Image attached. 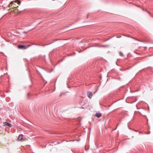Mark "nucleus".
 <instances>
[{"mask_svg": "<svg viewBox=\"0 0 153 153\" xmlns=\"http://www.w3.org/2000/svg\"><path fill=\"white\" fill-rule=\"evenodd\" d=\"M17 1H18V4L19 5H20L21 4V2L20 1H19L18 0H16L14 1H12L11 2H10V4L9 5V7H13V8H15V7H16V5L13 4V5H12V4L13 2H16Z\"/></svg>", "mask_w": 153, "mask_h": 153, "instance_id": "obj_1", "label": "nucleus"}, {"mask_svg": "<svg viewBox=\"0 0 153 153\" xmlns=\"http://www.w3.org/2000/svg\"><path fill=\"white\" fill-rule=\"evenodd\" d=\"M18 47L20 49H25L27 48V46L23 45H19Z\"/></svg>", "mask_w": 153, "mask_h": 153, "instance_id": "obj_2", "label": "nucleus"}, {"mask_svg": "<svg viewBox=\"0 0 153 153\" xmlns=\"http://www.w3.org/2000/svg\"><path fill=\"white\" fill-rule=\"evenodd\" d=\"M87 95H88V97L89 98H91V97L93 96V94L91 92L88 91L87 93Z\"/></svg>", "mask_w": 153, "mask_h": 153, "instance_id": "obj_3", "label": "nucleus"}, {"mask_svg": "<svg viewBox=\"0 0 153 153\" xmlns=\"http://www.w3.org/2000/svg\"><path fill=\"white\" fill-rule=\"evenodd\" d=\"M23 136V135L22 134H20L19 136L18 137V138L17 139L18 140V141H21L22 139Z\"/></svg>", "mask_w": 153, "mask_h": 153, "instance_id": "obj_4", "label": "nucleus"}, {"mask_svg": "<svg viewBox=\"0 0 153 153\" xmlns=\"http://www.w3.org/2000/svg\"><path fill=\"white\" fill-rule=\"evenodd\" d=\"M3 123L4 125L10 127L11 126V125L8 122H5Z\"/></svg>", "mask_w": 153, "mask_h": 153, "instance_id": "obj_5", "label": "nucleus"}, {"mask_svg": "<svg viewBox=\"0 0 153 153\" xmlns=\"http://www.w3.org/2000/svg\"><path fill=\"white\" fill-rule=\"evenodd\" d=\"M96 116L97 117H101L102 116V114L100 113H97L96 114Z\"/></svg>", "mask_w": 153, "mask_h": 153, "instance_id": "obj_6", "label": "nucleus"}, {"mask_svg": "<svg viewBox=\"0 0 153 153\" xmlns=\"http://www.w3.org/2000/svg\"><path fill=\"white\" fill-rule=\"evenodd\" d=\"M119 54H120V55L121 56H123V53L121 52H119Z\"/></svg>", "mask_w": 153, "mask_h": 153, "instance_id": "obj_7", "label": "nucleus"}, {"mask_svg": "<svg viewBox=\"0 0 153 153\" xmlns=\"http://www.w3.org/2000/svg\"><path fill=\"white\" fill-rule=\"evenodd\" d=\"M26 46H27V48L29 47L30 46H31V45H26Z\"/></svg>", "mask_w": 153, "mask_h": 153, "instance_id": "obj_8", "label": "nucleus"}, {"mask_svg": "<svg viewBox=\"0 0 153 153\" xmlns=\"http://www.w3.org/2000/svg\"><path fill=\"white\" fill-rule=\"evenodd\" d=\"M41 45V46H43V47H44L46 45Z\"/></svg>", "mask_w": 153, "mask_h": 153, "instance_id": "obj_9", "label": "nucleus"}, {"mask_svg": "<svg viewBox=\"0 0 153 153\" xmlns=\"http://www.w3.org/2000/svg\"><path fill=\"white\" fill-rule=\"evenodd\" d=\"M33 45H38V46H41V45H40V44H33Z\"/></svg>", "mask_w": 153, "mask_h": 153, "instance_id": "obj_10", "label": "nucleus"}, {"mask_svg": "<svg viewBox=\"0 0 153 153\" xmlns=\"http://www.w3.org/2000/svg\"><path fill=\"white\" fill-rule=\"evenodd\" d=\"M150 131H149V132L148 133H147V134H150Z\"/></svg>", "mask_w": 153, "mask_h": 153, "instance_id": "obj_11", "label": "nucleus"}, {"mask_svg": "<svg viewBox=\"0 0 153 153\" xmlns=\"http://www.w3.org/2000/svg\"><path fill=\"white\" fill-rule=\"evenodd\" d=\"M141 133V132H139V133H140H140Z\"/></svg>", "mask_w": 153, "mask_h": 153, "instance_id": "obj_12", "label": "nucleus"}]
</instances>
